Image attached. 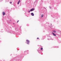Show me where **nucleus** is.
<instances>
[{
  "mask_svg": "<svg viewBox=\"0 0 61 61\" xmlns=\"http://www.w3.org/2000/svg\"><path fill=\"white\" fill-rule=\"evenodd\" d=\"M26 41L27 42V44H29V41L27 40H26Z\"/></svg>",
  "mask_w": 61,
  "mask_h": 61,
  "instance_id": "obj_1",
  "label": "nucleus"
},
{
  "mask_svg": "<svg viewBox=\"0 0 61 61\" xmlns=\"http://www.w3.org/2000/svg\"><path fill=\"white\" fill-rule=\"evenodd\" d=\"M31 15H32V16H34V13H32L31 14Z\"/></svg>",
  "mask_w": 61,
  "mask_h": 61,
  "instance_id": "obj_2",
  "label": "nucleus"
},
{
  "mask_svg": "<svg viewBox=\"0 0 61 61\" xmlns=\"http://www.w3.org/2000/svg\"><path fill=\"white\" fill-rule=\"evenodd\" d=\"M34 10V9H32L30 10V12H31L32 11H33Z\"/></svg>",
  "mask_w": 61,
  "mask_h": 61,
  "instance_id": "obj_3",
  "label": "nucleus"
},
{
  "mask_svg": "<svg viewBox=\"0 0 61 61\" xmlns=\"http://www.w3.org/2000/svg\"><path fill=\"white\" fill-rule=\"evenodd\" d=\"M20 2V0L18 1L17 3V4H18V5L19 4Z\"/></svg>",
  "mask_w": 61,
  "mask_h": 61,
  "instance_id": "obj_4",
  "label": "nucleus"
},
{
  "mask_svg": "<svg viewBox=\"0 0 61 61\" xmlns=\"http://www.w3.org/2000/svg\"><path fill=\"white\" fill-rule=\"evenodd\" d=\"M52 34H53V36H56V35L55 34V33L52 32Z\"/></svg>",
  "mask_w": 61,
  "mask_h": 61,
  "instance_id": "obj_5",
  "label": "nucleus"
},
{
  "mask_svg": "<svg viewBox=\"0 0 61 61\" xmlns=\"http://www.w3.org/2000/svg\"><path fill=\"white\" fill-rule=\"evenodd\" d=\"M43 16H44V15H43V14H41V17H43Z\"/></svg>",
  "mask_w": 61,
  "mask_h": 61,
  "instance_id": "obj_6",
  "label": "nucleus"
},
{
  "mask_svg": "<svg viewBox=\"0 0 61 61\" xmlns=\"http://www.w3.org/2000/svg\"><path fill=\"white\" fill-rule=\"evenodd\" d=\"M3 15H5V13L4 12H3Z\"/></svg>",
  "mask_w": 61,
  "mask_h": 61,
  "instance_id": "obj_7",
  "label": "nucleus"
},
{
  "mask_svg": "<svg viewBox=\"0 0 61 61\" xmlns=\"http://www.w3.org/2000/svg\"><path fill=\"white\" fill-rule=\"evenodd\" d=\"M54 33H56V31L55 30H53V31Z\"/></svg>",
  "mask_w": 61,
  "mask_h": 61,
  "instance_id": "obj_8",
  "label": "nucleus"
},
{
  "mask_svg": "<svg viewBox=\"0 0 61 61\" xmlns=\"http://www.w3.org/2000/svg\"><path fill=\"white\" fill-rule=\"evenodd\" d=\"M41 50H43V48H41Z\"/></svg>",
  "mask_w": 61,
  "mask_h": 61,
  "instance_id": "obj_9",
  "label": "nucleus"
},
{
  "mask_svg": "<svg viewBox=\"0 0 61 61\" xmlns=\"http://www.w3.org/2000/svg\"><path fill=\"white\" fill-rule=\"evenodd\" d=\"M10 4H12V2H10Z\"/></svg>",
  "mask_w": 61,
  "mask_h": 61,
  "instance_id": "obj_10",
  "label": "nucleus"
},
{
  "mask_svg": "<svg viewBox=\"0 0 61 61\" xmlns=\"http://www.w3.org/2000/svg\"><path fill=\"white\" fill-rule=\"evenodd\" d=\"M37 39H39V38H37Z\"/></svg>",
  "mask_w": 61,
  "mask_h": 61,
  "instance_id": "obj_11",
  "label": "nucleus"
},
{
  "mask_svg": "<svg viewBox=\"0 0 61 61\" xmlns=\"http://www.w3.org/2000/svg\"><path fill=\"white\" fill-rule=\"evenodd\" d=\"M18 22H19V20L17 22V23H18Z\"/></svg>",
  "mask_w": 61,
  "mask_h": 61,
  "instance_id": "obj_12",
  "label": "nucleus"
},
{
  "mask_svg": "<svg viewBox=\"0 0 61 61\" xmlns=\"http://www.w3.org/2000/svg\"><path fill=\"white\" fill-rule=\"evenodd\" d=\"M30 11H29V13H30Z\"/></svg>",
  "mask_w": 61,
  "mask_h": 61,
  "instance_id": "obj_13",
  "label": "nucleus"
}]
</instances>
